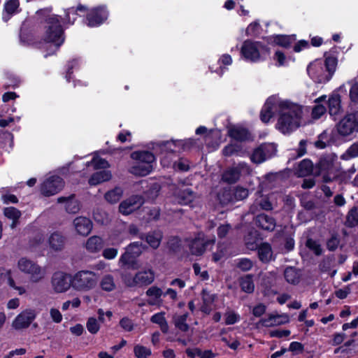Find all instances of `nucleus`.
Here are the masks:
<instances>
[{
  "mask_svg": "<svg viewBox=\"0 0 358 358\" xmlns=\"http://www.w3.org/2000/svg\"><path fill=\"white\" fill-rule=\"evenodd\" d=\"M337 64L334 57H327L325 60L317 59L307 68L308 75L317 83L328 82L332 77Z\"/></svg>",
  "mask_w": 358,
  "mask_h": 358,
  "instance_id": "3",
  "label": "nucleus"
},
{
  "mask_svg": "<svg viewBox=\"0 0 358 358\" xmlns=\"http://www.w3.org/2000/svg\"><path fill=\"white\" fill-rule=\"evenodd\" d=\"M274 197V194H271L268 196L259 194L250 208V213L255 214L258 211L259 208L264 210H271L276 205V202L273 200Z\"/></svg>",
  "mask_w": 358,
  "mask_h": 358,
  "instance_id": "14",
  "label": "nucleus"
},
{
  "mask_svg": "<svg viewBox=\"0 0 358 358\" xmlns=\"http://www.w3.org/2000/svg\"><path fill=\"white\" fill-rule=\"evenodd\" d=\"M134 353L137 358H148L151 354V350L141 345H136L134 348Z\"/></svg>",
  "mask_w": 358,
  "mask_h": 358,
  "instance_id": "48",
  "label": "nucleus"
},
{
  "mask_svg": "<svg viewBox=\"0 0 358 358\" xmlns=\"http://www.w3.org/2000/svg\"><path fill=\"white\" fill-rule=\"evenodd\" d=\"M266 310V306L264 303H259L253 307L252 313L255 317H259L263 315Z\"/></svg>",
  "mask_w": 358,
  "mask_h": 358,
  "instance_id": "63",
  "label": "nucleus"
},
{
  "mask_svg": "<svg viewBox=\"0 0 358 358\" xmlns=\"http://www.w3.org/2000/svg\"><path fill=\"white\" fill-rule=\"evenodd\" d=\"M123 194L122 188L117 187L107 192L105 195V199L110 203H115L120 201Z\"/></svg>",
  "mask_w": 358,
  "mask_h": 358,
  "instance_id": "38",
  "label": "nucleus"
},
{
  "mask_svg": "<svg viewBox=\"0 0 358 358\" xmlns=\"http://www.w3.org/2000/svg\"><path fill=\"white\" fill-rule=\"evenodd\" d=\"M83 6H78L77 8H70L66 10V18L65 20L69 23L73 24L77 17V11L84 10Z\"/></svg>",
  "mask_w": 358,
  "mask_h": 358,
  "instance_id": "51",
  "label": "nucleus"
},
{
  "mask_svg": "<svg viewBox=\"0 0 358 358\" xmlns=\"http://www.w3.org/2000/svg\"><path fill=\"white\" fill-rule=\"evenodd\" d=\"M86 327L90 333L96 334L99 331L100 324L96 318L90 317L87 320Z\"/></svg>",
  "mask_w": 358,
  "mask_h": 358,
  "instance_id": "55",
  "label": "nucleus"
},
{
  "mask_svg": "<svg viewBox=\"0 0 358 358\" xmlns=\"http://www.w3.org/2000/svg\"><path fill=\"white\" fill-rule=\"evenodd\" d=\"M236 266L243 271H248L253 266L252 262L247 258H241L238 259Z\"/></svg>",
  "mask_w": 358,
  "mask_h": 358,
  "instance_id": "57",
  "label": "nucleus"
},
{
  "mask_svg": "<svg viewBox=\"0 0 358 358\" xmlns=\"http://www.w3.org/2000/svg\"><path fill=\"white\" fill-rule=\"evenodd\" d=\"M101 289L106 292H111L115 288V283L113 277L107 274L102 277L100 281Z\"/></svg>",
  "mask_w": 358,
  "mask_h": 358,
  "instance_id": "43",
  "label": "nucleus"
},
{
  "mask_svg": "<svg viewBox=\"0 0 358 358\" xmlns=\"http://www.w3.org/2000/svg\"><path fill=\"white\" fill-rule=\"evenodd\" d=\"M225 324L227 325H231L237 323L241 320V316L238 313L234 310H228L224 314Z\"/></svg>",
  "mask_w": 358,
  "mask_h": 358,
  "instance_id": "50",
  "label": "nucleus"
},
{
  "mask_svg": "<svg viewBox=\"0 0 358 358\" xmlns=\"http://www.w3.org/2000/svg\"><path fill=\"white\" fill-rule=\"evenodd\" d=\"M358 157V142L353 143L346 152L341 155V158L345 160H348L350 158Z\"/></svg>",
  "mask_w": 358,
  "mask_h": 358,
  "instance_id": "52",
  "label": "nucleus"
},
{
  "mask_svg": "<svg viewBox=\"0 0 358 358\" xmlns=\"http://www.w3.org/2000/svg\"><path fill=\"white\" fill-rule=\"evenodd\" d=\"M249 166L245 163H239L237 166L229 168L222 174V179L228 183H234L240 178L241 173L249 172Z\"/></svg>",
  "mask_w": 358,
  "mask_h": 358,
  "instance_id": "16",
  "label": "nucleus"
},
{
  "mask_svg": "<svg viewBox=\"0 0 358 358\" xmlns=\"http://www.w3.org/2000/svg\"><path fill=\"white\" fill-rule=\"evenodd\" d=\"M284 275L286 281L290 284H297L300 280V273L295 268L288 267L285 270Z\"/></svg>",
  "mask_w": 358,
  "mask_h": 358,
  "instance_id": "39",
  "label": "nucleus"
},
{
  "mask_svg": "<svg viewBox=\"0 0 358 358\" xmlns=\"http://www.w3.org/2000/svg\"><path fill=\"white\" fill-rule=\"evenodd\" d=\"M257 252L259 259L262 262H268L273 259V251L271 246L267 243H263L257 248Z\"/></svg>",
  "mask_w": 358,
  "mask_h": 358,
  "instance_id": "32",
  "label": "nucleus"
},
{
  "mask_svg": "<svg viewBox=\"0 0 358 358\" xmlns=\"http://www.w3.org/2000/svg\"><path fill=\"white\" fill-rule=\"evenodd\" d=\"M340 243V240L336 235H333L327 243V247L328 250L331 251L335 250Z\"/></svg>",
  "mask_w": 358,
  "mask_h": 358,
  "instance_id": "61",
  "label": "nucleus"
},
{
  "mask_svg": "<svg viewBox=\"0 0 358 358\" xmlns=\"http://www.w3.org/2000/svg\"><path fill=\"white\" fill-rule=\"evenodd\" d=\"M108 17V12L103 7L92 9L87 16V25L96 27L103 23Z\"/></svg>",
  "mask_w": 358,
  "mask_h": 358,
  "instance_id": "20",
  "label": "nucleus"
},
{
  "mask_svg": "<svg viewBox=\"0 0 358 358\" xmlns=\"http://www.w3.org/2000/svg\"><path fill=\"white\" fill-rule=\"evenodd\" d=\"M4 215L9 220L13 221L10 227L14 229L17 224L19 218L21 216V212L14 207H7L3 210Z\"/></svg>",
  "mask_w": 358,
  "mask_h": 358,
  "instance_id": "36",
  "label": "nucleus"
},
{
  "mask_svg": "<svg viewBox=\"0 0 358 358\" xmlns=\"http://www.w3.org/2000/svg\"><path fill=\"white\" fill-rule=\"evenodd\" d=\"M64 187L63 180L57 176L47 178L41 185V193L47 196L58 193Z\"/></svg>",
  "mask_w": 358,
  "mask_h": 358,
  "instance_id": "11",
  "label": "nucleus"
},
{
  "mask_svg": "<svg viewBox=\"0 0 358 358\" xmlns=\"http://www.w3.org/2000/svg\"><path fill=\"white\" fill-rule=\"evenodd\" d=\"M163 238V234L160 231H153L148 233L141 238L145 240L147 243L153 249L159 248Z\"/></svg>",
  "mask_w": 358,
  "mask_h": 358,
  "instance_id": "27",
  "label": "nucleus"
},
{
  "mask_svg": "<svg viewBox=\"0 0 358 358\" xmlns=\"http://www.w3.org/2000/svg\"><path fill=\"white\" fill-rule=\"evenodd\" d=\"M241 289L246 293H252L255 289V285L251 275H246L240 279Z\"/></svg>",
  "mask_w": 358,
  "mask_h": 358,
  "instance_id": "42",
  "label": "nucleus"
},
{
  "mask_svg": "<svg viewBox=\"0 0 358 358\" xmlns=\"http://www.w3.org/2000/svg\"><path fill=\"white\" fill-rule=\"evenodd\" d=\"M217 197L222 205L234 202L231 189H224L218 194Z\"/></svg>",
  "mask_w": 358,
  "mask_h": 358,
  "instance_id": "45",
  "label": "nucleus"
},
{
  "mask_svg": "<svg viewBox=\"0 0 358 358\" xmlns=\"http://www.w3.org/2000/svg\"><path fill=\"white\" fill-rule=\"evenodd\" d=\"M144 246L141 242H134L126 248L125 252L122 255L119 262L122 265L131 264L143 252Z\"/></svg>",
  "mask_w": 358,
  "mask_h": 358,
  "instance_id": "12",
  "label": "nucleus"
},
{
  "mask_svg": "<svg viewBox=\"0 0 358 358\" xmlns=\"http://www.w3.org/2000/svg\"><path fill=\"white\" fill-rule=\"evenodd\" d=\"M188 247L192 255L196 256L202 255L206 250L209 247H212L215 243V238H206L203 232H199L195 237L188 241Z\"/></svg>",
  "mask_w": 358,
  "mask_h": 358,
  "instance_id": "8",
  "label": "nucleus"
},
{
  "mask_svg": "<svg viewBox=\"0 0 358 358\" xmlns=\"http://www.w3.org/2000/svg\"><path fill=\"white\" fill-rule=\"evenodd\" d=\"M65 243L64 238L59 233H53L49 238V245L52 250L58 251L63 249Z\"/></svg>",
  "mask_w": 358,
  "mask_h": 358,
  "instance_id": "35",
  "label": "nucleus"
},
{
  "mask_svg": "<svg viewBox=\"0 0 358 358\" xmlns=\"http://www.w3.org/2000/svg\"><path fill=\"white\" fill-rule=\"evenodd\" d=\"M57 201L59 203H62L64 204V208L69 213H76L80 210L79 202L73 194L66 197H59Z\"/></svg>",
  "mask_w": 358,
  "mask_h": 358,
  "instance_id": "23",
  "label": "nucleus"
},
{
  "mask_svg": "<svg viewBox=\"0 0 358 358\" xmlns=\"http://www.w3.org/2000/svg\"><path fill=\"white\" fill-rule=\"evenodd\" d=\"M338 132L342 136H348L355 131H358V122L355 115L348 114L345 115L337 124Z\"/></svg>",
  "mask_w": 358,
  "mask_h": 358,
  "instance_id": "13",
  "label": "nucleus"
},
{
  "mask_svg": "<svg viewBox=\"0 0 358 358\" xmlns=\"http://www.w3.org/2000/svg\"><path fill=\"white\" fill-rule=\"evenodd\" d=\"M194 199V192L189 188L180 189L175 194L176 202L182 204L187 205L193 201Z\"/></svg>",
  "mask_w": 358,
  "mask_h": 358,
  "instance_id": "26",
  "label": "nucleus"
},
{
  "mask_svg": "<svg viewBox=\"0 0 358 358\" xmlns=\"http://www.w3.org/2000/svg\"><path fill=\"white\" fill-rule=\"evenodd\" d=\"M336 156L334 155H329L322 157L320 160V169L322 171H327L328 173H324L322 176L323 181L329 182L334 180L336 176L333 174L334 162L336 159Z\"/></svg>",
  "mask_w": 358,
  "mask_h": 358,
  "instance_id": "18",
  "label": "nucleus"
},
{
  "mask_svg": "<svg viewBox=\"0 0 358 358\" xmlns=\"http://www.w3.org/2000/svg\"><path fill=\"white\" fill-rule=\"evenodd\" d=\"M256 224L264 230L273 231L276 226L275 220L268 215L260 214L256 217Z\"/></svg>",
  "mask_w": 358,
  "mask_h": 358,
  "instance_id": "24",
  "label": "nucleus"
},
{
  "mask_svg": "<svg viewBox=\"0 0 358 358\" xmlns=\"http://www.w3.org/2000/svg\"><path fill=\"white\" fill-rule=\"evenodd\" d=\"M168 245L171 250L177 252L181 245V240L178 237H172L169 239Z\"/></svg>",
  "mask_w": 358,
  "mask_h": 358,
  "instance_id": "62",
  "label": "nucleus"
},
{
  "mask_svg": "<svg viewBox=\"0 0 358 358\" xmlns=\"http://www.w3.org/2000/svg\"><path fill=\"white\" fill-rule=\"evenodd\" d=\"M120 326L126 331H131L134 329V324L130 318L124 317L120 320Z\"/></svg>",
  "mask_w": 358,
  "mask_h": 358,
  "instance_id": "59",
  "label": "nucleus"
},
{
  "mask_svg": "<svg viewBox=\"0 0 358 358\" xmlns=\"http://www.w3.org/2000/svg\"><path fill=\"white\" fill-rule=\"evenodd\" d=\"M19 0H6L3 5L2 19L4 22L8 21L14 15L20 13Z\"/></svg>",
  "mask_w": 358,
  "mask_h": 358,
  "instance_id": "21",
  "label": "nucleus"
},
{
  "mask_svg": "<svg viewBox=\"0 0 358 358\" xmlns=\"http://www.w3.org/2000/svg\"><path fill=\"white\" fill-rule=\"evenodd\" d=\"M153 169V165H148L145 164H141L137 161H136L135 164L131 168V173L139 176H145L149 174Z\"/></svg>",
  "mask_w": 358,
  "mask_h": 358,
  "instance_id": "34",
  "label": "nucleus"
},
{
  "mask_svg": "<svg viewBox=\"0 0 358 358\" xmlns=\"http://www.w3.org/2000/svg\"><path fill=\"white\" fill-rule=\"evenodd\" d=\"M51 286L55 293L60 294L73 288L72 276L62 271L53 273L51 278Z\"/></svg>",
  "mask_w": 358,
  "mask_h": 358,
  "instance_id": "9",
  "label": "nucleus"
},
{
  "mask_svg": "<svg viewBox=\"0 0 358 358\" xmlns=\"http://www.w3.org/2000/svg\"><path fill=\"white\" fill-rule=\"evenodd\" d=\"M228 133L231 138L238 141H244L250 138L248 131L239 126H234L229 128Z\"/></svg>",
  "mask_w": 358,
  "mask_h": 358,
  "instance_id": "30",
  "label": "nucleus"
},
{
  "mask_svg": "<svg viewBox=\"0 0 358 358\" xmlns=\"http://www.w3.org/2000/svg\"><path fill=\"white\" fill-rule=\"evenodd\" d=\"M99 277L93 271L82 270L72 276L73 289L77 292H89L98 283Z\"/></svg>",
  "mask_w": 358,
  "mask_h": 358,
  "instance_id": "5",
  "label": "nucleus"
},
{
  "mask_svg": "<svg viewBox=\"0 0 358 358\" xmlns=\"http://www.w3.org/2000/svg\"><path fill=\"white\" fill-rule=\"evenodd\" d=\"M144 202L141 196L133 195L122 201L119 206V211L124 215L132 213L138 209Z\"/></svg>",
  "mask_w": 358,
  "mask_h": 358,
  "instance_id": "15",
  "label": "nucleus"
},
{
  "mask_svg": "<svg viewBox=\"0 0 358 358\" xmlns=\"http://www.w3.org/2000/svg\"><path fill=\"white\" fill-rule=\"evenodd\" d=\"M276 152L277 148L274 143H264L253 151L250 159L255 164H261L274 156Z\"/></svg>",
  "mask_w": 358,
  "mask_h": 358,
  "instance_id": "10",
  "label": "nucleus"
},
{
  "mask_svg": "<svg viewBox=\"0 0 358 358\" xmlns=\"http://www.w3.org/2000/svg\"><path fill=\"white\" fill-rule=\"evenodd\" d=\"M346 224L350 227L358 225V210L357 208H353L348 213Z\"/></svg>",
  "mask_w": 358,
  "mask_h": 358,
  "instance_id": "53",
  "label": "nucleus"
},
{
  "mask_svg": "<svg viewBox=\"0 0 358 358\" xmlns=\"http://www.w3.org/2000/svg\"><path fill=\"white\" fill-rule=\"evenodd\" d=\"M145 294L149 298L147 301L148 304L155 306L162 303L161 297L163 295V291L159 287L152 286L147 289Z\"/></svg>",
  "mask_w": 358,
  "mask_h": 358,
  "instance_id": "25",
  "label": "nucleus"
},
{
  "mask_svg": "<svg viewBox=\"0 0 358 358\" xmlns=\"http://www.w3.org/2000/svg\"><path fill=\"white\" fill-rule=\"evenodd\" d=\"M44 237L42 234L38 233L29 242V247L32 251H39L43 245Z\"/></svg>",
  "mask_w": 358,
  "mask_h": 358,
  "instance_id": "46",
  "label": "nucleus"
},
{
  "mask_svg": "<svg viewBox=\"0 0 358 358\" xmlns=\"http://www.w3.org/2000/svg\"><path fill=\"white\" fill-rule=\"evenodd\" d=\"M232 192L234 202L246 199L249 194L248 190L242 187H236L232 189Z\"/></svg>",
  "mask_w": 358,
  "mask_h": 358,
  "instance_id": "49",
  "label": "nucleus"
},
{
  "mask_svg": "<svg viewBox=\"0 0 358 358\" xmlns=\"http://www.w3.org/2000/svg\"><path fill=\"white\" fill-rule=\"evenodd\" d=\"M17 268L21 272L27 275L32 282H41L46 275L45 268L26 257H22L18 260Z\"/></svg>",
  "mask_w": 358,
  "mask_h": 358,
  "instance_id": "6",
  "label": "nucleus"
},
{
  "mask_svg": "<svg viewBox=\"0 0 358 358\" xmlns=\"http://www.w3.org/2000/svg\"><path fill=\"white\" fill-rule=\"evenodd\" d=\"M222 153L226 157H230L232 155L241 156L243 152L241 145L238 144H229L224 148Z\"/></svg>",
  "mask_w": 358,
  "mask_h": 358,
  "instance_id": "44",
  "label": "nucleus"
},
{
  "mask_svg": "<svg viewBox=\"0 0 358 358\" xmlns=\"http://www.w3.org/2000/svg\"><path fill=\"white\" fill-rule=\"evenodd\" d=\"M131 158L136 161L148 165H153L155 157L152 153L148 151H137L131 154Z\"/></svg>",
  "mask_w": 358,
  "mask_h": 358,
  "instance_id": "28",
  "label": "nucleus"
},
{
  "mask_svg": "<svg viewBox=\"0 0 358 358\" xmlns=\"http://www.w3.org/2000/svg\"><path fill=\"white\" fill-rule=\"evenodd\" d=\"M162 148L166 151L174 152L180 151L177 141H166L161 143Z\"/></svg>",
  "mask_w": 358,
  "mask_h": 358,
  "instance_id": "56",
  "label": "nucleus"
},
{
  "mask_svg": "<svg viewBox=\"0 0 358 358\" xmlns=\"http://www.w3.org/2000/svg\"><path fill=\"white\" fill-rule=\"evenodd\" d=\"M307 247L312 250L316 255H320L322 253V249L320 244L313 239H308L306 242Z\"/></svg>",
  "mask_w": 358,
  "mask_h": 358,
  "instance_id": "58",
  "label": "nucleus"
},
{
  "mask_svg": "<svg viewBox=\"0 0 358 358\" xmlns=\"http://www.w3.org/2000/svg\"><path fill=\"white\" fill-rule=\"evenodd\" d=\"M37 14L44 17L42 36L43 41L50 43L54 50H57L64 41V31L59 20L61 17L51 14L50 10L48 9L38 10Z\"/></svg>",
  "mask_w": 358,
  "mask_h": 358,
  "instance_id": "2",
  "label": "nucleus"
},
{
  "mask_svg": "<svg viewBox=\"0 0 358 358\" xmlns=\"http://www.w3.org/2000/svg\"><path fill=\"white\" fill-rule=\"evenodd\" d=\"M35 317V310L31 309L24 310L15 318L12 323V326L17 330L27 328L34 320Z\"/></svg>",
  "mask_w": 358,
  "mask_h": 358,
  "instance_id": "17",
  "label": "nucleus"
},
{
  "mask_svg": "<svg viewBox=\"0 0 358 358\" xmlns=\"http://www.w3.org/2000/svg\"><path fill=\"white\" fill-rule=\"evenodd\" d=\"M155 272L151 268L140 271L134 275L125 273L122 275V280L128 287H143L152 283L155 280Z\"/></svg>",
  "mask_w": 358,
  "mask_h": 358,
  "instance_id": "7",
  "label": "nucleus"
},
{
  "mask_svg": "<svg viewBox=\"0 0 358 358\" xmlns=\"http://www.w3.org/2000/svg\"><path fill=\"white\" fill-rule=\"evenodd\" d=\"M243 58L251 62H259L269 55V49L259 41H245L241 48Z\"/></svg>",
  "mask_w": 358,
  "mask_h": 358,
  "instance_id": "4",
  "label": "nucleus"
},
{
  "mask_svg": "<svg viewBox=\"0 0 358 358\" xmlns=\"http://www.w3.org/2000/svg\"><path fill=\"white\" fill-rule=\"evenodd\" d=\"M103 247V239L97 236H91L85 243V248L90 253L99 252Z\"/></svg>",
  "mask_w": 358,
  "mask_h": 358,
  "instance_id": "29",
  "label": "nucleus"
},
{
  "mask_svg": "<svg viewBox=\"0 0 358 358\" xmlns=\"http://www.w3.org/2000/svg\"><path fill=\"white\" fill-rule=\"evenodd\" d=\"M289 322V316L287 314H269L266 317L261 319L257 327H271L286 324Z\"/></svg>",
  "mask_w": 358,
  "mask_h": 358,
  "instance_id": "19",
  "label": "nucleus"
},
{
  "mask_svg": "<svg viewBox=\"0 0 358 358\" xmlns=\"http://www.w3.org/2000/svg\"><path fill=\"white\" fill-rule=\"evenodd\" d=\"M203 305L201 306L202 312L209 314L212 310V306L216 299V295L208 292L206 289L202 291Z\"/></svg>",
  "mask_w": 358,
  "mask_h": 358,
  "instance_id": "31",
  "label": "nucleus"
},
{
  "mask_svg": "<svg viewBox=\"0 0 358 358\" xmlns=\"http://www.w3.org/2000/svg\"><path fill=\"white\" fill-rule=\"evenodd\" d=\"M275 115H278L276 129L283 134H289L301 126L303 108L289 99L273 95L267 99L261 110L260 119L267 123Z\"/></svg>",
  "mask_w": 358,
  "mask_h": 358,
  "instance_id": "1",
  "label": "nucleus"
},
{
  "mask_svg": "<svg viewBox=\"0 0 358 358\" xmlns=\"http://www.w3.org/2000/svg\"><path fill=\"white\" fill-rule=\"evenodd\" d=\"M112 177L111 173L107 170H103L94 173L89 179L90 185H97L101 182L109 180Z\"/></svg>",
  "mask_w": 358,
  "mask_h": 358,
  "instance_id": "33",
  "label": "nucleus"
},
{
  "mask_svg": "<svg viewBox=\"0 0 358 358\" xmlns=\"http://www.w3.org/2000/svg\"><path fill=\"white\" fill-rule=\"evenodd\" d=\"M177 143H178V147H180V150H186L189 149L195 143V141L189 138L186 140H177Z\"/></svg>",
  "mask_w": 358,
  "mask_h": 358,
  "instance_id": "64",
  "label": "nucleus"
},
{
  "mask_svg": "<svg viewBox=\"0 0 358 358\" xmlns=\"http://www.w3.org/2000/svg\"><path fill=\"white\" fill-rule=\"evenodd\" d=\"M150 321L152 323L157 324L164 333L168 332L169 326L164 317V313L161 312L153 315L150 318Z\"/></svg>",
  "mask_w": 358,
  "mask_h": 358,
  "instance_id": "41",
  "label": "nucleus"
},
{
  "mask_svg": "<svg viewBox=\"0 0 358 358\" xmlns=\"http://www.w3.org/2000/svg\"><path fill=\"white\" fill-rule=\"evenodd\" d=\"M77 232L83 236L88 235L92 229V221L86 217H76L73 221Z\"/></svg>",
  "mask_w": 358,
  "mask_h": 358,
  "instance_id": "22",
  "label": "nucleus"
},
{
  "mask_svg": "<svg viewBox=\"0 0 358 358\" xmlns=\"http://www.w3.org/2000/svg\"><path fill=\"white\" fill-rule=\"evenodd\" d=\"M188 314L185 313L181 315H177L174 317L175 326L182 331H187L189 326L187 324Z\"/></svg>",
  "mask_w": 358,
  "mask_h": 358,
  "instance_id": "47",
  "label": "nucleus"
},
{
  "mask_svg": "<svg viewBox=\"0 0 358 358\" xmlns=\"http://www.w3.org/2000/svg\"><path fill=\"white\" fill-rule=\"evenodd\" d=\"M90 164L93 165L95 169H106L109 166V164L106 160L98 157H94L91 162L87 163V166Z\"/></svg>",
  "mask_w": 358,
  "mask_h": 358,
  "instance_id": "54",
  "label": "nucleus"
},
{
  "mask_svg": "<svg viewBox=\"0 0 358 358\" xmlns=\"http://www.w3.org/2000/svg\"><path fill=\"white\" fill-rule=\"evenodd\" d=\"M313 169V164L312 162L307 159H303L298 166L297 174L300 177L306 176L312 173Z\"/></svg>",
  "mask_w": 358,
  "mask_h": 358,
  "instance_id": "37",
  "label": "nucleus"
},
{
  "mask_svg": "<svg viewBox=\"0 0 358 358\" xmlns=\"http://www.w3.org/2000/svg\"><path fill=\"white\" fill-rule=\"evenodd\" d=\"M329 111L331 116L338 115L341 110V100L338 95L331 96L328 101Z\"/></svg>",
  "mask_w": 358,
  "mask_h": 358,
  "instance_id": "40",
  "label": "nucleus"
},
{
  "mask_svg": "<svg viewBox=\"0 0 358 358\" xmlns=\"http://www.w3.org/2000/svg\"><path fill=\"white\" fill-rule=\"evenodd\" d=\"M326 107L322 105L317 103L312 110V117L313 119H319L326 112Z\"/></svg>",
  "mask_w": 358,
  "mask_h": 358,
  "instance_id": "60",
  "label": "nucleus"
}]
</instances>
